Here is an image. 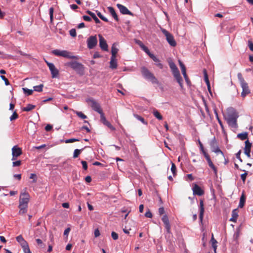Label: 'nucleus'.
Segmentation results:
<instances>
[{
    "label": "nucleus",
    "mask_w": 253,
    "mask_h": 253,
    "mask_svg": "<svg viewBox=\"0 0 253 253\" xmlns=\"http://www.w3.org/2000/svg\"><path fill=\"white\" fill-rule=\"evenodd\" d=\"M141 73L144 78L150 81L152 84H158L159 82L153 74L150 72L145 67H143L141 69Z\"/></svg>",
    "instance_id": "4"
},
{
    "label": "nucleus",
    "mask_w": 253,
    "mask_h": 253,
    "mask_svg": "<svg viewBox=\"0 0 253 253\" xmlns=\"http://www.w3.org/2000/svg\"><path fill=\"white\" fill-rule=\"evenodd\" d=\"M35 107H36L35 105H32V104H28L27 105L26 107H24L22 109V110L23 111L29 112V111H30L32 110L35 109Z\"/></svg>",
    "instance_id": "28"
},
{
    "label": "nucleus",
    "mask_w": 253,
    "mask_h": 253,
    "mask_svg": "<svg viewBox=\"0 0 253 253\" xmlns=\"http://www.w3.org/2000/svg\"><path fill=\"white\" fill-rule=\"evenodd\" d=\"M182 74H183V77L186 81V82L188 83V77L186 74V70L184 71H182Z\"/></svg>",
    "instance_id": "63"
},
{
    "label": "nucleus",
    "mask_w": 253,
    "mask_h": 253,
    "mask_svg": "<svg viewBox=\"0 0 253 253\" xmlns=\"http://www.w3.org/2000/svg\"><path fill=\"white\" fill-rule=\"evenodd\" d=\"M240 85L242 88L241 96L243 97H245L247 94L250 93V90L249 88L248 84L246 82L241 84Z\"/></svg>",
    "instance_id": "14"
},
{
    "label": "nucleus",
    "mask_w": 253,
    "mask_h": 253,
    "mask_svg": "<svg viewBox=\"0 0 253 253\" xmlns=\"http://www.w3.org/2000/svg\"><path fill=\"white\" fill-rule=\"evenodd\" d=\"M35 236L36 237H41L42 238L43 237H45V234H43L42 233L41 230L40 229H38L35 232Z\"/></svg>",
    "instance_id": "32"
},
{
    "label": "nucleus",
    "mask_w": 253,
    "mask_h": 253,
    "mask_svg": "<svg viewBox=\"0 0 253 253\" xmlns=\"http://www.w3.org/2000/svg\"><path fill=\"white\" fill-rule=\"evenodd\" d=\"M211 242L212 244V247L214 249V253H216V250L217 248V241L214 238L213 234L212 235V237L211 239Z\"/></svg>",
    "instance_id": "30"
},
{
    "label": "nucleus",
    "mask_w": 253,
    "mask_h": 253,
    "mask_svg": "<svg viewBox=\"0 0 253 253\" xmlns=\"http://www.w3.org/2000/svg\"><path fill=\"white\" fill-rule=\"evenodd\" d=\"M239 116L237 112L233 108L227 110V115L225 118L229 126L232 128L237 127V119Z\"/></svg>",
    "instance_id": "2"
},
{
    "label": "nucleus",
    "mask_w": 253,
    "mask_h": 253,
    "mask_svg": "<svg viewBox=\"0 0 253 253\" xmlns=\"http://www.w3.org/2000/svg\"><path fill=\"white\" fill-rule=\"evenodd\" d=\"M83 18L84 20L86 21H88V22H90L91 21V18L88 16H87V15H84L83 16Z\"/></svg>",
    "instance_id": "62"
},
{
    "label": "nucleus",
    "mask_w": 253,
    "mask_h": 253,
    "mask_svg": "<svg viewBox=\"0 0 253 253\" xmlns=\"http://www.w3.org/2000/svg\"><path fill=\"white\" fill-rule=\"evenodd\" d=\"M152 59L154 61L156 62H159L160 61L159 59H158L154 54H152L149 50L148 52H146Z\"/></svg>",
    "instance_id": "35"
},
{
    "label": "nucleus",
    "mask_w": 253,
    "mask_h": 253,
    "mask_svg": "<svg viewBox=\"0 0 253 253\" xmlns=\"http://www.w3.org/2000/svg\"><path fill=\"white\" fill-rule=\"evenodd\" d=\"M103 124L104 125L107 126L108 127H109L112 130H114L115 129V128L107 120L106 121V122H104V123H103Z\"/></svg>",
    "instance_id": "38"
},
{
    "label": "nucleus",
    "mask_w": 253,
    "mask_h": 253,
    "mask_svg": "<svg viewBox=\"0 0 253 253\" xmlns=\"http://www.w3.org/2000/svg\"><path fill=\"white\" fill-rule=\"evenodd\" d=\"M16 241L20 243L22 248L28 244L27 242L24 240L22 235H19L16 237Z\"/></svg>",
    "instance_id": "22"
},
{
    "label": "nucleus",
    "mask_w": 253,
    "mask_h": 253,
    "mask_svg": "<svg viewBox=\"0 0 253 253\" xmlns=\"http://www.w3.org/2000/svg\"><path fill=\"white\" fill-rule=\"evenodd\" d=\"M52 54L57 56H61L69 59H77V57L72 55L71 53L67 50H60L59 49H54L52 51Z\"/></svg>",
    "instance_id": "6"
},
{
    "label": "nucleus",
    "mask_w": 253,
    "mask_h": 253,
    "mask_svg": "<svg viewBox=\"0 0 253 253\" xmlns=\"http://www.w3.org/2000/svg\"><path fill=\"white\" fill-rule=\"evenodd\" d=\"M75 113L79 117L83 119H85L87 118L86 116L82 112L76 111Z\"/></svg>",
    "instance_id": "42"
},
{
    "label": "nucleus",
    "mask_w": 253,
    "mask_h": 253,
    "mask_svg": "<svg viewBox=\"0 0 253 253\" xmlns=\"http://www.w3.org/2000/svg\"><path fill=\"white\" fill-rule=\"evenodd\" d=\"M30 196L29 194L25 191L20 194L19 197V204L18 208L19 209V214L22 215L27 211L28 204L30 200Z\"/></svg>",
    "instance_id": "1"
},
{
    "label": "nucleus",
    "mask_w": 253,
    "mask_h": 253,
    "mask_svg": "<svg viewBox=\"0 0 253 253\" xmlns=\"http://www.w3.org/2000/svg\"><path fill=\"white\" fill-rule=\"evenodd\" d=\"M194 195L202 196L204 194V190L197 184H195L192 188Z\"/></svg>",
    "instance_id": "17"
},
{
    "label": "nucleus",
    "mask_w": 253,
    "mask_h": 253,
    "mask_svg": "<svg viewBox=\"0 0 253 253\" xmlns=\"http://www.w3.org/2000/svg\"><path fill=\"white\" fill-rule=\"evenodd\" d=\"M153 114L154 116L157 118L159 120H162L163 119L162 116L160 114V113L159 112V111L157 110H154Z\"/></svg>",
    "instance_id": "33"
},
{
    "label": "nucleus",
    "mask_w": 253,
    "mask_h": 253,
    "mask_svg": "<svg viewBox=\"0 0 253 253\" xmlns=\"http://www.w3.org/2000/svg\"><path fill=\"white\" fill-rule=\"evenodd\" d=\"M162 33L166 36V39L168 43L172 46H175L176 45V43L175 41L174 40V37L172 34L169 33L166 29L162 30Z\"/></svg>",
    "instance_id": "8"
},
{
    "label": "nucleus",
    "mask_w": 253,
    "mask_h": 253,
    "mask_svg": "<svg viewBox=\"0 0 253 253\" xmlns=\"http://www.w3.org/2000/svg\"><path fill=\"white\" fill-rule=\"evenodd\" d=\"M99 46L104 51H108V46L105 39L101 35H99Z\"/></svg>",
    "instance_id": "13"
},
{
    "label": "nucleus",
    "mask_w": 253,
    "mask_h": 253,
    "mask_svg": "<svg viewBox=\"0 0 253 253\" xmlns=\"http://www.w3.org/2000/svg\"><path fill=\"white\" fill-rule=\"evenodd\" d=\"M245 147L244 148V153L248 157H251V150L252 147V143H250L249 140H247L245 142Z\"/></svg>",
    "instance_id": "16"
},
{
    "label": "nucleus",
    "mask_w": 253,
    "mask_h": 253,
    "mask_svg": "<svg viewBox=\"0 0 253 253\" xmlns=\"http://www.w3.org/2000/svg\"><path fill=\"white\" fill-rule=\"evenodd\" d=\"M18 118V115L17 114L16 111H14L12 115L10 117V120L11 121H12L13 120H15V119H17Z\"/></svg>",
    "instance_id": "45"
},
{
    "label": "nucleus",
    "mask_w": 253,
    "mask_h": 253,
    "mask_svg": "<svg viewBox=\"0 0 253 253\" xmlns=\"http://www.w3.org/2000/svg\"><path fill=\"white\" fill-rule=\"evenodd\" d=\"M36 242L38 244V245L42 248H44L45 247V245L42 243V240L40 239H36Z\"/></svg>",
    "instance_id": "46"
},
{
    "label": "nucleus",
    "mask_w": 253,
    "mask_h": 253,
    "mask_svg": "<svg viewBox=\"0 0 253 253\" xmlns=\"http://www.w3.org/2000/svg\"><path fill=\"white\" fill-rule=\"evenodd\" d=\"M118 51V49L117 48L115 44H113L111 48L112 57H116V55Z\"/></svg>",
    "instance_id": "29"
},
{
    "label": "nucleus",
    "mask_w": 253,
    "mask_h": 253,
    "mask_svg": "<svg viewBox=\"0 0 253 253\" xmlns=\"http://www.w3.org/2000/svg\"><path fill=\"white\" fill-rule=\"evenodd\" d=\"M22 89L24 91V93L27 94V95H30L33 92V90L32 89H29L27 88H23Z\"/></svg>",
    "instance_id": "40"
},
{
    "label": "nucleus",
    "mask_w": 253,
    "mask_h": 253,
    "mask_svg": "<svg viewBox=\"0 0 253 253\" xmlns=\"http://www.w3.org/2000/svg\"><path fill=\"white\" fill-rule=\"evenodd\" d=\"M1 79L4 82L5 84L6 85H8L9 84V82L7 79L6 78V77L3 75L0 76Z\"/></svg>",
    "instance_id": "56"
},
{
    "label": "nucleus",
    "mask_w": 253,
    "mask_h": 253,
    "mask_svg": "<svg viewBox=\"0 0 253 253\" xmlns=\"http://www.w3.org/2000/svg\"><path fill=\"white\" fill-rule=\"evenodd\" d=\"M70 35L73 37H75L77 36L76 31L75 29H72L69 31Z\"/></svg>",
    "instance_id": "52"
},
{
    "label": "nucleus",
    "mask_w": 253,
    "mask_h": 253,
    "mask_svg": "<svg viewBox=\"0 0 253 253\" xmlns=\"http://www.w3.org/2000/svg\"><path fill=\"white\" fill-rule=\"evenodd\" d=\"M86 13H87L88 15H89L93 19V20H94V21L96 23L98 24V23H100L101 22L96 17L95 14L93 12H91L90 10H87L86 11Z\"/></svg>",
    "instance_id": "27"
},
{
    "label": "nucleus",
    "mask_w": 253,
    "mask_h": 253,
    "mask_svg": "<svg viewBox=\"0 0 253 253\" xmlns=\"http://www.w3.org/2000/svg\"><path fill=\"white\" fill-rule=\"evenodd\" d=\"M249 47L251 51H253V43L252 41H249Z\"/></svg>",
    "instance_id": "64"
},
{
    "label": "nucleus",
    "mask_w": 253,
    "mask_h": 253,
    "mask_svg": "<svg viewBox=\"0 0 253 253\" xmlns=\"http://www.w3.org/2000/svg\"><path fill=\"white\" fill-rule=\"evenodd\" d=\"M238 217V211L237 209H235L232 212V217L230 219V221L235 222L237 221Z\"/></svg>",
    "instance_id": "26"
},
{
    "label": "nucleus",
    "mask_w": 253,
    "mask_h": 253,
    "mask_svg": "<svg viewBox=\"0 0 253 253\" xmlns=\"http://www.w3.org/2000/svg\"><path fill=\"white\" fill-rule=\"evenodd\" d=\"M110 67L112 69H116L117 67V62L116 57H111L110 62Z\"/></svg>",
    "instance_id": "25"
},
{
    "label": "nucleus",
    "mask_w": 253,
    "mask_h": 253,
    "mask_svg": "<svg viewBox=\"0 0 253 253\" xmlns=\"http://www.w3.org/2000/svg\"><path fill=\"white\" fill-rule=\"evenodd\" d=\"M135 42L145 52H148L149 49L141 41L135 39Z\"/></svg>",
    "instance_id": "23"
},
{
    "label": "nucleus",
    "mask_w": 253,
    "mask_h": 253,
    "mask_svg": "<svg viewBox=\"0 0 253 253\" xmlns=\"http://www.w3.org/2000/svg\"><path fill=\"white\" fill-rule=\"evenodd\" d=\"M43 87V85L42 84H41L39 85L34 86V90L36 91L42 92V91Z\"/></svg>",
    "instance_id": "36"
},
{
    "label": "nucleus",
    "mask_w": 253,
    "mask_h": 253,
    "mask_svg": "<svg viewBox=\"0 0 253 253\" xmlns=\"http://www.w3.org/2000/svg\"><path fill=\"white\" fill-rule=\"evenodd\" d=\"M21 164V161L20 160L15 161L12 163L13 167H18V166H20Z\"/></svg>",
    "instance_id": "58"
},
{
    "label": "nucleus",
    "mask_w": 253,
    "mask_h": 253,
    "mask_svg": "<svg viewBox=\"0 0 253 253\" xmlns=\"http://www.w3.org/2000/svg\"><path fill=\"white\" fill-rule=\"evenodd\" d=\"M204 156H205V158L206 159V160H207V162L208 163L209 167L212 169V170L214 171V174L215 175H216L217 174V169L214 166L213 164L212 163L211 160V158H210L209 155H208V153H205Z\"/></svg>",
    "instance_id": "18"
},
{
    "label": "nucleus",
    "mask_w": 253,
    "mask_h": 253,
    "mask_svg": "<svg viewBox=\"0 0 253 253\" xmlns=\"http://www.w3.org/2000/svg\"><path fill=\"white\" fill-rule=\"evenodd\" d=\"M80 140L79 139H76V138H71V139H67L65 140V142L66 143H72V142H75V141H79Z\"/></svg>",
    "instance_id": "55"
},
{
    "label": "nucleus",
    "mask_w": 253,
    "mask_h": 253,
    "mask_svg": "<svg viewBox=\"0 0 253 253\" xmlns=\"http://www.w3.org/2000/svg\"><path fill=\"white\" fill-rule=\"evenodd\" d=\"M209 144L212 152L215 153H220L223 156L224 155L223 152L218 147L217 140L215 137H213V138L210 141Z\"/></svg>",
    "instance_id": "7"
},
{
    "label": "nucleus",
    "mask_w": 253,
    "mask_h": 253,
    "mask_svg": "<svg viewBox=\"0 0 253 253\" xmlns=\"http://www.w3.org/2000/svg\"><path fill=\"white\" fill-rule=\"evenodd\" d=\"M53 11H54L53 8L52 7H50L49 8V15H50V19L51 21H52L53 19Z\"/></svg>",
    "instance_id": "51"
},
{
    "label": "nucleus",
    "mask_w": 253,
    "mask_h": 253,
    "mask_svg": "<svg viewBox=\"0 0 253 253\" xmlns=\"http://www.w3.org/2000/svg\"><path fill=\"white\" fill-rule=\"evenodd\" d=\"M97 15V16L103 21L105 22H108V20L107 18H106L105 17H104L100 12L96 11Z\"/></svg>",
    "instance_id": "37"
},
{
    "label": "nucleus",
    "mask_w": 253,
    "mask_h": 253,
    "mask_svg": "<svg viewBox=\"0 0 253 253\" xmlns=\"http://www.w3.org/2000/svg\"><path fill=\"white\" fill-rule=\"evenodd\" d=\"M145 216L148 218H152L153 215H152V213H151V211L149 210H148L146 212V213L145 214Z\"/></svg>",
    "instance_id": "57"
},
{
    "label": "nucleus",
    "mask_w": 253,
    "mask_h": 253,
    "mask_svg": "<svg viewBox=\"0 0 253 253\" xmlns=\"http://www.w3.org/2000/svg\"><path fill=\"white\" fill-rule=\"evenodd\" d=\"M22 248L25 253H32L30 250L28 244L23 247Z\"/></svg>",
    "instance_id": "50"
},
{
    "label": "nucleus",
    "mask_w": 253,
    "mask_h": 253,
    "mask_svg": "<svg viewBox=\"0 0 253 253\" xmlns=\"http://www.w3.org/2000/svg\"><path fill=\"white\" fill-rule=\"evenodd\" d=\"M133 116L135 118H136L137 120L141 122L143 124L147 125V122L145 121L143 117L135 114H134Z\"/></svg>",
    "instance_id": "34"
},
{
    "label": "nucleus",
    "mask_w": 253,
    "mask_h": 253,
    "mask_svg": "<svg viewBox=\"0 0 253 253\" xmlns=\"http://www.w3.org/2000/svg\"><path fill=\"white\" fill-rule=\"evenodd\" d=\"M111 236L112 237V238L115 240H116L118 239V235L117 233H116V232L113 231L111 233Z\"/></svg>",
    "instance_id": "59"
},
{
    "label": "nucleus",
    "mask_w": 253,
    "mask_h": 253,
    "mask_svg": "<svg viewBox=\"0 0 253 253\" xmlns=\"http://www.w3.org/2000/svg\"><path fill=\"white\" fill-rule=\"evenodd\" d=\"M245 202H246V197H245L244 192H243L242 193V195L240 199V202H239L238 207L240 208H242L245 205Z\"/></svg>",
    "instance_id": "24"
},
{
    "label": "nucleus",
    "mask_w": 253,
    "mask_h": 253,
    "mask_svg": "<svg viewBox=\"0 0 253 253\" xmlns=\"http://www.w3.org/2000/svg\"><path fill=\"white\" fill-rule=\"evenodd\" d=\"M162 220L165 224V228L168 233H170V225L168 216L165 214L162 217Z\"/></svg>",
    "instance_id": "15"
},
{
    "label": "nucleus",
    "mask_w": 253,
    "mask_h": 253,
    "mask_svg": "<svg viewBox=\"0 0 253 253\" xmlns=\"http://www.w3.org/2000/svg\"><path fill=\"white\" fill-rule=\"evenodd\" d=\"M198 142L200 145V150L202 151V153L205 156V154L207 153L205 151L203 144L201 143L200 140H198Z\"/></svg>",
    "instance_id": "49"
},
{
    "label": "nucleus",
    "mask_w": 253,
    "mask_h": 253,
    "mask_svg": "<svg viewBox=\"0 0 253 253\" xmlns=\"http://www.w3.org/2000/svg\"><path fill=\"white\" fill-rule=\"evenodd\" d=\"M239 236H240L239 231H236L234 233V236H233V239H234V241H237L238 239Z\"/></svg>",
    "instance_id": "54"
},
{
    "label": "nucleus",
    "mask_w": 253,
    "mask_h": 253,
    "mask_svg": "<svg viewBox=\"0 0 253 253\" xmlns=\"http://www.w3.org/2000/svg\"><path fill=\"white\" fill-rule=\"evenodd\" d=\"M82 150L83 149H75L74 150V154H73V158H76L78 157V156L80 154Z\"/></svg>",
    "instance_id": "39"
},
{
    "label": "nucleus",
    "mask_w": 253,
    "mask_h": 253,
    "mask_svg": "<svg viewBox=\"0 0 253 253\" xmlns=\"http://www.w3.org/2000/svg\"><path fill=\"white\" fill-rule=\"evenodd\" d=\"M48 68L51 72L52 78H56L59 74V71L53 64H48Z\"/></svg>",
    "instance_id": "19"
},
{
    "label": "nucleus",
    "mask_w": 253,
    "mask_h": 253,
    "mask_svg": "<svg viewBox=\"0 0 253 253\" xmlns=\"http://www.w3.org/2000/svg\"><path fill=\"white\" fill-rule=\"evenodd\" d=\"M99 114L100 115V121L101 122V123L102 124H103V123H104V122H106V121H107V120L105 117L104 114L102 112V113H100Z\"/></svg>",
    "instance_id": "47"
},
{
    "label": "nucleus",
    "mask_w": 253,
    "mask_h": 253,
    "mask_svg": "<svg viewBox=\"0 0 253 253\" xmlns=\"http://www.w3.org/2000/svg\"><path fill=\"white\" fill-rule=\"evenodd\" d=\"M204 80L207 84L208 90H209V91H210L211 87H210V82H209V80L208 79V75H205Z\"/></svg>",
    "instance_id": "43"
},
{
    "label": "nucleus",
    "mask_w": 253,
    "mask_h": 253,
    "mask_svg": "<svg viewBox=\"0 0 253 253\" xmlns=\"http://www.w3.org/2000/svg\"><path fill=\"white\" fill-rule=\"evenodd\" d=\"M97 43V39L96 36H90L87 40V45L89 49H93Z\"/></svg>",
    "instance_id": "10"
},
{
    "label": "nucleus",
    "mask_w": 253,
    "mask_h": 253,
    "mask_svg": "<svg viewBox=\"0 0 253 253\" xmlns=\"http://www.w3.org/2000/svg\"><path fill=\"white\" fill-rule=\"evenodd\" d=\"M178 63H179V66L181 68V72L185 71L186 67H185V65H184V64L182 63V62L181 60H179Z\"/></svg>",
    "instance_id": "53"
},
{
    "label": "nucleus",
    "mask_w": 253,
    "mask_h": 253,
    "mask_svg": "<svg viewBox=\"0 0 253 253\" xmlns=\"http://www.w3.org/2000/svg\"><path fill=\"white\" fill-rule=\"evenodd\" d=\"M243 171H245V173H244L241 175V178L242 181H243V182L244 183L245 182L247 175H248V172L247 171H246L245 170H243Z\"/></svg>",
    "instance_id": "48"
},
{
    "label": "nucleus",
    "mask_w": 253,
    "mask_h": 253,
    "mask_svg": "<svg viewBox=\"0 0 253 253\" xmlns=\"http://www.w3.org/2000/svg\"><path fill=\"white\" fill-rule=\"evenodd\" d=\"M12 160H15L17 157L20 156L22 154L21 148L18 147L17 145H15L12 148Z\"/></svg>",
    "instance_id": "11"
},
{
    "label": "nucleus",
    "mask_w": 253,
    "mask_h": 253,
    "mask_svg": "<svg viewBox=\"0 0 253 253\" xmlns=\"http://www.w3.org/2000/svg\"><path fill=\"white\" fill-rule=\"evenodd\" d=\"M169 66L172 72L174 77L176 80L177 83L181 88L183 87L182 82L183 80L180 76L179 71L177 68L176 65L171 60L169 62Z\"/></svg>",
    "instance_id": "3"
},
{
    "label": "nucleus",
    "mask_w": 253,
    "mask_h": 253,
    "mask_svg": "<svg viewBox=\"0 0 253 253\" xmlns=\"http://www.w3.org/2000/svg\"><path fill=\"white\" fill-rule=\"evenodd\" d=\"M88 102L90 103V105L93 110L98 112L99 114L103 112L100 104L95 100L89 99Z\"/></svg>",
    "instance_id": "9"
},
{
    "label": "nucleus",
    "mask_w": 253,
    "mask_h": 253,
    "mask_svg": "<svg viewBox=\"0 0 253 253\" xmlns=\"http://www.w3.org/2000/svg\"><path fill=\"white\" fill-rule=\"evenodd\" d=\"M117 6L122 14L133 16V14L124 5L118 3L117 4Z\"/></svg>",
    "instance_id": "12"
},
{
    "label": "nucleus",
    "mask_w": 253,
    "mask_h": 253,
    "mask_svg": "<svg viewBox=\"0 0 253 253\" xmlns=\"http://www.w3.org/2000/svg\"><path fill=\"white\" fill-rule=\"evenodd\" d=\"M171 171L172 172L173 175L174 176L176 174V168L175 164L171 163Z\"/></svg>",
    "instance_id": "41"
},
{
    "label": "nucleus",
    "mask_w": 253,
    "mask_h": 253,
    "mask_svg": "<svg viewBox=\"0 0 253 253\" xmlns=\"http://www.w3.org/2000/svg\"><path fill=\"white\" fill-rule=\"evenodd\" d=\"M110 14L112 16V17L114 18V19L116 21H119V18L118 16L114 9V8L113 7L109 6L107 7Z\"/></svg>",
    "instance_id": "21"
},
{
    "label": "nucleus",
    "mask_w": 253,
    "mask_h": 253,
    "mask_svg": "<svg viewBox=\"0 0 253 253\" xmlns=\"http://www.w3.org/2000/svg\"><path fill=\"white\" fill-rule=\"evenodd\" d=\"M237 137L242 140H246V139L248 138V133L245 132L242 133H239L238 134Z\"/></svg>",
    "instance_id": "31"
},
{
    "label": "nucleus",
    "mask_w": 253,
    "mask_h": 253,
    "mask_svg": "<svg viewBox=\"0 0 253 253\" xmlns=\"http://www.w3.org/2000/svg\"><path fill=\"white\" fill-rule=\"evenodd\" d=\"M200 214H199V218L201 222H202L203 217H204V200L203 199L200 200Z\"/></svg>",
    "instance_id": "20"
},
{
    "label": "nucleus",
    "mask_w": 253,
    "mask_h": 253,
    "mask_svg": "<svg viewBox=\"0 0 253 253\" xmlns=\"http://www.w3.org/2000/svg\"><path fill=\"white\" fill-rule=\"evenodd\" d=\"M81 163H82V164L83 165V168L84 170H86L87 169V165L86 162H85L84 161H82L81 162Z\"/></svg>",
    "instance_id": "61"
},
{
    "label": "nucleus",
    "mask_w": 253,
    "mask_h": 253,
    "mask_svg": "<svg viewBox=\"0 0 253 253\" xmlns=\"http://www.w3.org/2000/svg\"><path fill=\"white\" fill-rule=\"evenodd\" d=\"M66 65L74 70L78 74L82 76L84 73V67L83 64L77 61H71L66 63Z\"/></svg>",
    "instance_id": "5"
},
{
    "label": "nucleus",
    "mask_w": 253,
    "mask_h": 253,
    "mask_svg": "<svg viewBox=\"0 0 253 253\" xmlns=\"http://www.w3.org/2000/svg\"><path fill=\"white\" fill-rule=\"evenodd\" d=\"M30 179H33V182H36V181H37V175H36V174H34V173L31 174L30 176Z\"/></svg>",
    "instance_id": "60"
},
{
    "label": "nucleus",
    "mask_w": 253,
    "mask_h": 253,
    "mask_svg": "<svg viewBox=\"0 0 253 253\" xmlns=\"http://www.w3.org/2000/svg\"><path fill=\"white\" fill-rule=\"evenodd\" d=\"M237 76L240 84L246 82L241 73H239L237 75Z\"/></svg>",
    "instance_id": "44"
}]
</instances>
